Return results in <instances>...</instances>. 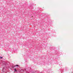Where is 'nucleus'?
<instances>
[{
    "label": "nucleus",
    "instance_id": "nucleus-1",
    "mask_svg": "<svg viewBox=\"0 0 73 73\" xmlns=\"http://www.w3.org/2000/svg\"><path fill=\"white\" fill-rule=\"evenodd\" d=\"M19 66V65H15V66Z\"/></svg>",
    "mask_w": 73,
    "mask_h": 73
},
{
    "label": "nucleus",
    "instance_id": "nucleus-4",
    "mask_svg": "<svg viewBox=\"0 0 73 73\" xmlns=\"http://www.w3.org/2000/svg\"><path fill=\"white\" fill-rule=\"evenodd\" d=\"M26 70L25 69V71Z\"/></svg>",
    "mask_w": 73,
    "mask_h": 73
},
{
    "label": "nucleus",
    "instance_id": "nucleus-3",
    "mask_svg": "<svg viewBox=\"0 0 73 73\" xmlns=\"http://www.w3.org/2000/svg\"><path fill=\"white\" fill-rule=\"evenodd\" d=\"M15 71H16V70L15 69Z\"/></svg>",
    "mask_w": 73,
    "mask_h": 73
},
{
    "label": "nucleus",
    "instance_id": "nucleus-2",
    "mask_svg": "<svg viewBox=\"0 0 73 73\" xmlns=\"http://www.w3.org/2000/svg\"><path fill=\"white\" fill-rule=\"evenodd\" d=\"M0 58H3V57H0Z\"/></svg>",
    "mask_w": 73,
    "mask_h": 73
}]
</instances>
